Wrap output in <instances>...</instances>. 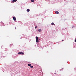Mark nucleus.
<instances>
[{
	"label": "nucleus",
	"instance_id": "obj_19",
	"mask_svg": "<svg viewBox=\"0 0 76 76\" xmlns=\"http://www.w3.org/2000/svg\"><path fill=\"white\" fill-rule=\"evenodd\" d=\"M15 29H16V27H15Z\"/></svg>",
	"mask_w": 76,
	"mask_h": 76
},
{
	"label": "nucleus",
	"instance_id": "obj_13",
	"mask_svg": "<svg viewBox=\"0 0 76 76\" xmlns=\"http://www.w3.org/2000/svg\"><path fill=\"white\" fill-rule=\"evenodd\" d=\"M7 48H5V51H7Z\"/></svg>",
	"mask_w": 76,
	"mask_h": 76
},
{
	"label": "nucleus",
	"instance_id": "obj_7",
	"mask_svg": "<svg viewBox=\"0 0 76 76\" xmlns=\"http://www.w3.org/2000/svg\"><path fill=\"white\" fill-rule=\"evenodd\" d=\"M55 13L56 14H58V13H59V12L58 11H56L55 12Z\"/></svg>",
	"mask_w": 76,
	"mask_h": 76
},
{
	"label": "nucleus",
	"instance_id": "obj_4",
	"mask_svg": "<svg viewBox=\"0 0 76 76\" xmlns=\"http://www.w3.org/2000/svg\"><path fill=\"white\" fill-rule=\"evenodd\" d=\"M0 23L1 24V26H4V23H3L2 22H1Z\"/></svg>",
	"mask_w": 76,
	"mask_h": 76
},
{
	"label": "nucleus",
	"instance_id": "obj_12",
	"mask_svg": "<svg viewBox=\"0 0 76 76\" xmlns=\"http://www.w3.org/2000/svg\"><path fill=\"white\" fill-rule=\"evenodd\" d=\"M30 67L31 68H33V66H32L31 65Z\"/></svg>",
	"mask_w": 76,
	"mask_h": 76
},
{
	"label": "nucleus",
	"instance_id": "obj_21",
	"mask_svg": "<svg viewBox=\"0 0 76 76\" xmlns=\"http://www.w3.org/2000/svg\"><path fill=\"white\" fill-rule=\"evenodd\" d=\"M55 74H56V73H55Z\"/></svg>",
	"mask_w": 76,
	"mask_h": 76
},
{
	"label": "nucleus",
	"instance_id": "obj_22",
	"mask_svg": "<svg viewBox=\"0 0 76 76\" xmlns=\"http://www.w3.org/2000/svg\"><path fill=\"white\" fill-rule=\"evenodd\" d=\"M62 41H63V40H62Z\"/></svg>",
	"mask_w": 76,
	"mask_h": 76
},
{
	"label": "nucleus",
	"instance_id": "obj_20",
	"mask_svg": "<svg viewBox=\"0 0 76 76\" xmlns=\"http://www.w3.org/2000/svg\"><path fill=\"white\" fill-rule=\"evenodd\" d=\"M2 46H1V48H2Z\"/></svg>",
	"mask_w": 76,
	"mask_h": 76
},
{
	"label": "nucleus",
	"instance_id": "obj_14",
	"mask_svg": "<svg viewBox=\"0 0 76 76\" xmlns=\"http://www.w3.org/2000/svg\"><path fill=\"white\" fill-rule=\"evenodd\" d=\"M10 46H12L13 45V44H11L10 45Z\"/></svg>",
	"mask_w": 76,
	"mask_h": 76
},
{
	"label": "nucleus",
	"instance_id": "obj_16",
	"mask_svg": "<svg viewBox=\"0 0 76 76\" xmlns=\"http://www.w3.org/2000/svg\"><path fill=\"white\" fill-rule=\"evenodd\" d=\"M37 28V26H36L35 27V29H36Z\"/></svg>",
	"mask_w": 76,
	"mask_h": 76
},
{
	"label": "nucleus",
	"instance_id": "obj_2",
	"mask_svg": "<svg viewBox=\"0 0 76 76\" xmlns=\"http://www.w3.org/2000/svg\"><path fill=\"white\" fill-rule=\"evenodd\" d=\"M23 54H24V53L23 52H20L18 53V54H19V55L20 54L23 55Z\"/></svg>",
	"mask_w": 76,
	"mask_h": 76
},
{
	"label": "nucleus",
	"instance_id": "obj_5",
	"mask_svg": "<svg viewBox=\"0 0 76 76\" xmlns=\"http://www.w3.org/2000/svg\"><path fill=\"white\" fill-rule=\"evenodd\" d=\"M13 19L15 21V20H16V17H15V16H14L13 17Z\"/></svg>",
	"mask_w": 76,
	"mask_h": 76
},
{
	"label": "nucleus",
	"instance_id": "obj_1",
	"mask_svg": "<svg viewBox=\"0 0 76 76\" xmlns=\"http://www.w3.org/2000/svg\"><path fill=\"white\" fill-rule=\"evenodd\" d=\"M36 42H39V39L38 38V37L37 36L36 37Z\"/></svg>",
	"mask_w": 76,
	"mask_h": 76
},
{
	"label": "nucleus",
	"instance_id": "obj_15",
	"mask_svg": "<svg viewBox=\"0 0 76 76\" xmlns=\"http://www.w3.org/2000/svg\"><path fill=\"white\" fill-rule=\"evenodd\" d=\"M72 28H75V26H73L72 27Z\"/></svg>",
	"mask_w": 76,
	"mask_h": 76
},
{
	"label": "nucleus",
	"instance_id": "obj_11",
	"mask_svg": "<svg viewBox=\"0 0 76 76\" xmlns=\"http://www.w3.org/2000/svg\"><path fill=\"white\" fill-rule=\"evenodd\" d=\"M51 24L52 25H55V24H54V23H52Z\"/></svg>",
	"mask_w": 76,
	"mask_h": 76
},
{
	"label": "nucleus",
	"instance_id": "obj_8",
	"mask_svg": "<svg viewBox=\"0 0 76 76\" xmlns=\"http://www.w3.org/2000/svg\"><path fill=\"white\" fill-rule=\"evenodd\" d=\"M41 29H39L38 30V31L39 32H41Z\"/></svg>",
	"mask_w": 76,
	"mask_h": 76
},
{
	"label": "nucleus",
	"instance_id": "obj_18",
	"mask_svg": "<svg viewBox=\"0 0 76 76\" xmlns=\"http://www.w3.org/2000/svg\"><path fill=\"white\" fill-rule=\"evenodd\" d=\"M22 37H21L20 38V39H22Z\"/></svg>",
	"mask_w": 76,
	"mask_h": 76
},
{
	"label": "nucleus",
	"instance_id": "obj_23",
	"mask_svg": "<svg viewBox=\"0 0 76 76\" xmlns=\"http://www.w3.org/2000/svg\"><path fill=\"white\" fill-rule=\"evenodd\" d=\"M63 68H62V69H61L62 70V69Z\"/></svg>",
	"mask_w": 76,
	"mask_h": 76
},
{
	"label": "nucleus",
	"instance_id": "obj_3",
	"mask_svg": "<svg viewBox=\"0 0 76 76\" xmlns=\"http://www.w3.org/2000/svg\"><path fill=\"white\" fill-rule=\"evenodd\" d=\"M18 0H13L12 1H11V3H15V2H16V1H17Z\"/></svg>",
	"mask_w": 76,
	"mask_h": 76
},
{
	"label": "nucleus",
	"instance_id": "obj_17",
	"mask_svg": "<svg viewBox=\"0 0 76 76\" xmlns=\"http://www.w3.org/2000/svg\"><path fill=\"white\" fill-rule=\"evenodd\" d=\"M75 42H76V39H75Z\"/></svg>",
	"mask_w": 76,
	"mask_h": 76
},
{
	"label": "nucleus",
	"instance_id": "obj_10",
	"mask_svg": "<svg viewBox=\"0 0 76 76\" xmlns=\"http://www.w3.org/2000/svg\"><path fill=\"white\" fill-rule=\"evenodd\" d=\"M34 1H35V0H31V2H34Z\"/></svg>",
	"mask_w": 76,
	"mask_h": 76
},
{
	"label": "nucleus",
	"instance_id": "obj_6",
	"mask_svg": "<svg viewBox=\"0 0 76 76\" xmlns=\"http://www.w3.org/2000/svg\"><path fill=\"white\" fill-rule=\"evenodd\" d=\"M27 12H29L30 11V10L29 9H27L26 10Z\"/></svg>",
	"mask_w": 76,
	"mask_h": 76
},
{
	"label": "nucleus",
	"instance_id": "obj_9",
	"mask_svg": "<svg viewBox=\"0 0 76 76\" xmlns=\"http://www.w3.org/2000/svg\"><path fill=\"white\" fill-rule=\"evenodd\" d=\"M28 66H31V64H28Z\"/></svg>",
	"mask_w": 76,
	"mask_h": 76
}]
</instances>
